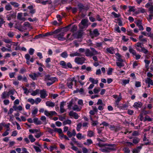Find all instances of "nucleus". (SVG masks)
Segmentation results:
<instances>
[{
	"mask_svg": "<svg viewBox=\"0 0 153 153\" xmlns=\"http://www.w3.org/2000/svg\"><path fill=\"white\" fill-rule=\"evenodd\" d=\"M86 60L85 58L83 57H76L74 59L75 62L78 64L82 65Z\"/></svg>",
	"mask_w": 153,
	"mask_h": 153,
	"instance_id": "f257e3e1",
	"label": "nucleus"
},
{
	"mask_svg": "<svg viewBox=\"0 0 153 153\" xmlns=\"http://www.w3.org/2000/svg\"><path fill=\"white\" fill-rule=\"evenodd\" d=\"M60 64L62 66L63 68H71L72 67V65L70 62H68L66 64L64 61H61L60 62Z\"/></svg>",
	"mask_w": 153,
	"mask_h": 153,
	"instance_id": "f03ea898",
	"label": "nucleus"
},
{
	"mask_svg": "<svg viewBox=\"0 0 153 153\" xmlns=\"http://www.w3.org/2000/svg\"><path fill=\"white\" fill-rule=\"evenodd\" d=\"M88 20L87 19H83L82 20L80 24H81L83 25V27H82V29H83L84 28H87L88 25Z\"/></svg>",
	"mask_w": 153,
	"mask_h": 153,
	"instance_id": "7ed1b4c3",
	"label": "nucleus"
},
{
	"mask_svg": "<svg viewBox=\"0 0 153 153\" xmlns=\"http://www.w3.org/2000/svg\"><path fill=\"white\" fill-rule=\"evenodd\" d=\"M67 86L69 88H72V86L73 85V82L74 81V78H70L67 79Z\"/></svg>",
	"mask_w": 153,
	"mask_h": 153,
	"instance_id": "20e7f679",
	"label": "nucleus"
},
{
	"mask_svg": "<svg viewBox=\"0 0 153 153\" xmlns=\"http://www.w3.org/2000/svg\"><path fill=\"white\" fill-rule=\"evenodd\" d=\"M143 43L142 42H138L137 44L135 45L134 46L136 50L139 52L141 50V49L143 48Z\"/></svg>",
	"mask_w": 153,
	"mask_h": 153,
	"instance_id": "39448f33",
	"label": "nucleus"
},
{
	"mask_svg": "<svg viewBox=\"0 0 153 153\" xmlns=\"http://www.w3.org/2000/svg\"><path fill=\"white\" fill-rule=\"evenodd\" d=\"M54 79H57L56 77H51L49 74L45 75L44 77V80L46 82H48L49 80H54Z\"/></svg>",
	"mask_w": 153,
	"mask_h": 153,
	"instance_id": "423d86ee",
	"label": "nucleus"
},
{
	"mask_svg": "<svg viewBox=\"0 0 153 153\" xmlns=\"http://www.w3.org/2000/svg\"><path fill=\"white\" fill-rule=\"evenodd\" d=\"M122 99V96L121 93H120L118 96L117 95H115V104H116L117 105V107L119 108V106L118 105V103Z\"/></svg>",
	"mask_w": 153,
	"mask_h": 153,
	"instance_id": "0eeeda50",
	"label": "nucleus"
},
{
	"mask_svg": "<svg viewBox=\"0 0 153 153\" xmlns=\"http://www.w3.org/2000/svg\"><path fill=\"white\" fill-rule=\"evenodd\" d=\"M143 105L142 103L140 102H134L133 107L136 109H138L139 108H140Z\"/></svg>",
	"mask_w": 153,
	"mask_h": 153,
	"instance_id": "6e6552de",
	"label": "nucleus"
},
{
	"mask_svg": "<svg viewBox=\"0 0 153 153\" xmlns=\"http://www.w3.org/2000/svg\"><path fill=\"white\" fill-rule=\"evenodd\" d=\"M65 102L64 101L60 103V111L62 113H64L65 111V110L64 108V107L65 105Z\"/></svg>",
	"mask_w": 153,
	"mask_h": 153,
	"instance_id": "1a4fd4ad",
	"label": "nucleus"
},
{
	"mask_svg": "<svg viewBox=\"0 0 153 153\" xmlns=\"http://www.w3.org/2000/svg\"><path fill=\"white\" fill-rule=\"evenodd\" d=\"M143 146V144H140V145L139 146H138L136 148L134 149L133 151V153H139L140 152V150L142 148V146Z\"/></svg>",
	"mask_w": 153,
	"mask_h": 153,
	"instance_id": "9d476101",
	"label": "nucleus"
},
{
	"mask_svg": "<svg viewBox=\"0 0 153 153\" xmlns=\"http://www.w3.org/2000/svg\"><path fill=\"white\" fill-rule=\"evenodd\" d=\"M69 115L70 116H73L75 119H77L78 118L79 116L76 113L74 112L73 111H71L69 113Z\"/></svg>",
	"mask_w": 153,
	"mask_h": 153,
	"instance_id": "9b49d317",
	"label": "nucleus"
},
{
	"mask_svg": "<svg viewBox=\"0 0 153 153\" xmlns=\"http://www.w3.org/2000/svg\"><path fill=\"white\" fill-rule=\"evenodd\" d=\"M40 97L43 99L45 98L47 96L46 94V91L45 90H41L40 92Z\"/></svg>",
	"mask_w": 153,
	"mask_h": 153,
	"instance_id": "f8f14e48",
	"label": "nucleus"
},
{
	"mask_svg": "<svg viewBox=\"0 0 153 153\" xmlns=\"http://www.w3.org/2000/svg\"><path fill=\"white\" fill-rule=\"evenodd\" d=\"M146 84H151V85L153 86V82L150 78H147L145 79V80Z\"/></svg>",
	"mask_w": 153,
	"mask_h": 153,
	"instance_id": "ddd939ff",
	"label": "nucleus"
},
{
	"mask_svg": "<svg viewBox=\"0 0 153 153\" xmlns=\"http://www.w3.org/2000/svg\"><path fill=\"white\" fill-rule=\"evenodd\" d=\"M85 54L87 56H93L92 51H91L89 49H86L85 51Z\"/></svg>",
	"mask_w": 153,
	"mask_h": 153,
	"instance_id": "4468645a",
	"label": "nucleus"
},
{
	"mask_svg": "<svg viewBox=\"0 0 153 153\" xmlns=\"http://www.w3.org/2000/svg\"><path fill=\"white\" fill-rule=\"evenodd\" d=\"M114 148H110L108 147L102 149V151L104 152H109L110 150H114Z\"/></svg>",
	"mask_w": 153,
	"mask_h": 153,
	"instance_id": "2eb2a0df",
	"label": "nucleus"
},
{
	"mask_svg": "<svg viewBox=\"0 0 153 153\" xmlns=\"http://www.w3.org/2000/svg\"><path fill=\"white\" fill-rule=\"evenodd\" d=\"M117 56V62H123V60L121 59L122 56L119 53H115Z\"/></svg>",
	"mask_w": 153,
	"mask_h": 153,
	"instance_id": "dca6fc26",
	"label": "nucleus"
},
{
	"mask_svg": "<svg viewBox=\"0 0 153 153\" xmlns=\"http://www.w3.org/2000/svg\"><path fill=\"white\" fill-rule=\"evenodd\" d=\"M9 94L6 91L3 92L1 95V98L5 99L9 97Z\"/></svg>",
	"mask_w": 153,
	"mask_h": 153,
	"instance_id": "f3484780",
	"label": "nucleus"
},
{
	"mask_svg": "<svg viewBox=\"0 0 153 153\" xmlns=\"http://www.w3.org/2000/svg\"><path fill=\"white\" fill-rule=\"evenodd\" d=\"M46 104L47 106L52 107H53L55 105V103L54 102L50 101H47L46 102Z\"/></svg>",
	"mask_w": 153,
	"mask_h": 153,
	"instance_id": "a211bd4d",
	"label": "nucleus"
},
{
	"mask_svg": "<svg viewBox=\"0 0 153 153\" xmlns=\"http://www.w3.org/2000/svg\"><path fill=\"white\" fill-rule=\"evenodd\" d=\"M106 50L108 53L111 54H113L114 52V49L112 47L107 48Z\"/></svg>",
	"mask_w": 153,
	"mask_h": 153,
	"instance_id": "6ab92c4d",
	"label": "nucleus"
},
{
	"mask_svg": "<svg viewBox=\"0 0 153 153\" xmlns=\"http://www.w3.org/2000/svg\"><path fill=\"white\" fill-rule=\"evenodd\" d=\"M76 34L78 38H81L83 34V31L82 30H79L77 31Z\"/></svg>",
	"mask_w": 153,
	"mask_h": 153,
	"instance_id": "aec40b11",
	"label": "nucleus"
},
{
	"mask_svg": "<svg viewBox=\"0 0 153 153\" xmlns=\"http://www.w3.org/2000/svg\"><path fill=\"white\" fill-rule=\"evenodd\" d=\"M115 21H117L116 22L118 23V25L120 26H122L123 25L122 18H119L116 19H115Z\"/></svg>",
	"mask_w": 153,
	"mask_h": 153,
	"instance_id": "412c9836",
	"label": "nucleus"
},
{
	"mask_svg": "<svg viewBox=\"0 0 153 153\" xmlns=\"http://www.w3.org/2000/svg\"><path fill=\"white\" fill-rule=\"evenodd\" d=\"M123 62H116V65L119 68H120L125 65Z\"/></svg>",
	"mask_w": 153,
	"mask_h": 153,
	"instance_id": "4be33fe9",
	"label": "nucleus"
},
{
	"mask_svg": "<svg viewBox=\"0 0 153 153\" xmlns=\"http://www.w3.org/2000/svg\"><path fill=\"white\" fill-rule=\"evenodd\" d=\"M71 26V25H70L67 26L63 28H61V31L64 32H66L68 31L69 29V27Z\"/></svg>",
	"mask_w": 153,
	"mask_h": 153,
	"instance_id": "5701e85b",
	"label": "nucleus"
},
{
	"mask_svg": "<svg viewBox=\"0 0 153 153\" xmlns=\"http://www.w3.org/2000/svg\"><path fill=\"white\" fill-rule=\"evenodd\" d=\"M33 122L36 125H40L42 124V122L40 120H39L37 118H35L33 119Z\"/></svg>",
	"mask_w": 153,
	"mask_h": 153,
	"instance_id": "b1692460",
	"label": "nucleus"
},
{
	"mask_svg": "<svg viewBox=\"0 0 153 153\" xmlns=\"http://www.w3.org/2000/svg\"><path fill=\"white\" fill-rule=\"evenodd\" d=\"M89 81L93 84H97L98 83V80L97 79L95 80L92 77H90Z\"/></svg>",
	"mask_w": 153,
	"mask_h": 153,
	"instance_id": "393cba45",
	"label": "nucleus"
},
{
	"mask_svg": "<svg viewBox=\"0 0 153 153\" xmlns=\"http://www.w3.org/2000/svg\"><path fill=\"white\" fill-rule=\"evenodd\" d=\"M129 51L130 53H131L132 54L134 55H136L137 53L133 49L131 46L129 47Z\"/></svg>",
	"mask_w": 153,
	"mask_h": 153,
	"instance_id": "a878e982",
	"label": "nucleus"
},
{
	"mask_svg": "<svg viewBox=\"0 0 153 153\" xmlns=\"http://www.w3.org/2000/svg\"><path fill=\"white\" fill-rule=\"evenodd\" d=\"M10 4L11 5L13 6L14 7H15V8L18 7L19 5V4L18 3H16L15 2H14V1H10Z\"/></svg>",
	"mask_w": 153,
	"mask_h": 153,
	"instance_id": "bb28decb",
	"label": "nucleus"
},
{
	"mask_svg": "<svg viewBox=\"0 0 153 153\" xmlns=\"http://www.w3.org/2000/svg\"><path fill=\"white\" fill-rule=\"evenodd\" d=\"M70 56L71 57H74L76 56H81V54L80 53L76 52L74 53H71L70 54Z\"/></svg>",
	"mask_w": 153,
	"mask_h": 153,
	"instance_id": "cd10ccee",
	"label": "nucleus"
},
{
	"mask_svg": "<svg viewBox=\"0 0 153 153\" xmlns=\"http://www.w3.org/2000/svg\"><path fill=\"white\" fill-rule=\"evenodd\" d=\"M5 9L6 10L9 11L11 10L12 8L11 5L9 4H8L5 5Z\"/></svg>",
	"mask_w": 153,
	"mask_h": 153,
	"instance_id": "c85d7f7f",
	"label": "nucleus"
},
{
	"mask_svg": "<svg viewBox=\"0 0 153 153\" xmlns=\"http://www.w3.org/2000/svg\"><path fill=\"white\" fill-rule=\"evenodd\" d=\"M94 133L92 131H89L87 132V136L89 137H91L93 136H94Z\"/></svg>",
	"mask_w": 153,
	"mask_h": 153,
	"instance_id": "c756f323",
	"label": "nucleus"
},
{
	"mask_svg": "<svg viewBox=\"0 0 153 153\" xmlns=\"http://www.w3.org/2000/svg\"><path fill=\"white\" fill-rule=\"evenodd\" d=\"M77 6L80 9V11L84 9V5L81 3H79L77 4Z\"/></svg>",
	"mask_w": 153,
	"mask_h": 153,
	"instance_id": "7c9ffc66",
	"label": "nucleus"
},
{
	"mask_svg": "<svg viewBox=\"0 0 153 153\" xmlns=\"http://www.w3.org/2000/svg\"><path fill=\"white\" fill-rule=\"evenodd\" d=\"M90 49L92 51V52L93 54V56L98 54V52L96 50L95 48L91 47L90 48Z\"/></svg>",
	"mask_w": 153,
	"mask_h": 153,
	"instance_id": "2f4dec72",
	"label": "nucleus"
},
{
	"mask_svg": "<svg viewBox=\"0 0 153 153\" xmlns=\"http://www.w3.org/2000/svg\"><path fill=\"white\" fill-rule=\"evenodd\" d=\"M145 12V10L144 8L142 7L138 8V10L137 12V13H143Z\"/></svg>",
	"mask_w": 153,
	"mask_h": 153,
	"instance_id": "473e14b6",
	"label": "nucleus"
},
{
	"mask_svg": "<svg viewBox=\"0 0 153 153\" xmlns=\"http://www.w3.org/2000/svg\"><path fill=\"white\" fill-rule=\"evenodd\" d=\"M68 56V54L66 51L63 52L61 54V56L63 58H66Z\"/></svg>",
	"mask_w": 153,
	"mask_h": 153,
	"instance_id": "72a5a7b5",
	"label": "nucleus"
},
{
	"mask_svg": "<svg viewBox=\"0 0 153 153\" xmlns=\"http://www.w3.org/2000/svg\"><path fill=\"white\" fill-rule=\"evenodd\" d=\"M93 33L95 36H97L99 35L100 33L98 32L97 29H94L93 31Z\"/></svg>",
	"mask_w": 153,
	"mask_h": 153,
	"instance_id": "f704fd0d",
	"label": "nucleus"
},
{
	"mask_svg": "<svg viewBox=\"0 0 153 153\" xmlns=\"http://www.w3.org/2000/svg\"><path fill=\"white\" fill-rule=\"evenodd\" d=\"M77 26L75 25H74L72 26L71 31V32H74L75 31H76L77 30Z\"/></svg>",
	"mask_w": 153,
	"mask_h": 153,
	"instance_id": "c9c22d12",
	"label": "nucleus"
},
{
	"mask_svg": "<svg viewBox=\"0 0 153 153\" xmlns=\"http://www.w3.org/2000/svg\"><path fill=\"white\" fill-rule=\"evenodd\" d=\"M140 140V139L137 137H135L133 139L132 142L134 143L137 144L139 143Z\"/></svg>",
	"mask_w": 153,
	"mask_h": 153,
	"instance_id": "e433bc0d",
	"label": "nucleus"
},
{
	"mask_svg": "<svg viewBox=\"0 0 153 153\" xmlns=\"http://www.w3.org/2000/svg\"><path fill=\"white\" fill-rule=\"evenodd\" d=\"M54 131L55 132H58L59 134H61L62 133V129L61 128H54Z\"/></svg>",
	"mask_w": 153,
	"mask_h": 153,
	"instance_id": "4c0bfd02",
	"label": "nucleus"
},
{
	"mask_svg": "<svg viewBox=\"0 0 153 153\" xmlns=\"http://www.w3.org/2000/svg\"><path fill=\"white\" fill-rule=\"evenodd\" d=\"M71 122L70 120H66L65 121L63 122V125H65L67 124H71Z\"/></svg>",
	"mask_w": 153,
	"mask_h": 153,
	"instance_id": "58836bf2",
	"label": "nucleus"
},
{
	"mask_svg": "<svg viewBox=\"0 0 153 153\" xmlns=\"http://www.w3.org/2000/svg\"><path fill=\"white\" fill-rule=\"evenodd\" d=\"M29 138L31 142H33L35 141L36 139L33 137V135L31 134L29 135Z\"/></svg>",
	"mask_w": 153,
	"mask_h": 153,
	"instance_id": "ea45409f",
	"label": "nucleus"
},
{
	"mask_svg": "<svg viewBox=\"0 0 153 153\" xmlns=\"http://www.w3.org/2000/svg\"><path fill=\"white\" fill-rule=\"evenodd\" d=\"M39 92V90L38 89H36L35 91L32 92L31 94V95L33 96H35Z\"/></svg>",
	"mask_w": 153,
	"mask_h": 153,
	"instance_id": "a19ab883",
	"label": "nucleus"
},
{
	"mask_svg": "<svg viewBox=\"0 0 153 153\" xmlns=\"http://www.w3.org/2000/svg\"><path fill=\"white\" fill-rule=\"evenodd\" d=\"M152 118H150L148 115H146L144 120V121H151L152 120Z\"/></svg>",
	"mask_w": 153,
	"mask_h": 153,
	"instance_id": "79ce46f5",
	"label": "nucleus"
},
{
	"mask_svg": "<svg viewBox=\"0 0 153 153\" xmlns=\"http://www.w3.org/2000/svg\"><path fill=\"white\" fill-rule=\"evenodd\" d=\"M124 153H130V150L128 147H125L123 149Z\"/></svg>",
	"mask_w": 153,
	"mask_h": 153,
	"instance_id": "37998d69",
	"label": "nucleus"
},
{
	"mask_svg": "<svg viewBox=\"0 0 153 153\" xmlns=\"http://www.w3.org/2000/svg\"><path fill=\"white\" fill-rule=\"evenodd\" d=\"M140 52H143L145 54H147L148 52V51L145 48L143 47Z\"/></svg>",
	"mask_w": 153,
	"mask_h": 153,
	"instance_id": "c03bdc74",
	"label": "nucleus"
},
{
	"mask_svg": "<svg viewBox=\"0 0 153 153\" xmlns=\"http://www.w3.org/2000/svg\"><path fill=\"white\" fill-rule=\"evenodd\" d=\"M150 113L149 111H145V110H143L141 113L143 115H145L148 114H149Z\"/></svg>",
	"mask_w": 153,
	"mask_h": 153,
	"instance_id": "a18cd8bd",
	"label": "nucleus"
},
{
	"mask_svg": "<svg viewBox=\"0 0 153 153\" xmlns=\"http://www.w3.org/2000/svg\"><path fill=\"white\" fill-rule=\"evenodd\" d=\"M128 7L129 8V10L128 11H129L133 12H135V10L134 9L135 7L134 6H129Z\"/></svg>",
	"mask_w": 153,
	"mask_h": 153,
	"instance_id": "49530a36",
	"label": "nucleus"
},
{
	"mask_svg": "<svg viewBox=\"0 0 153 153\" xmlns=\"http://www.w3.org/2000/svg\"><path fill=\"white\" fill-rule=\"evenodd\" d=\"M35 74H36V73H34L33 75L32 74H30L29 76L33 80H35L36 79V76H35Z\"/></svg>",
	"mask_w": 153,
	"mask_h": 153,
	"instance_id": "de8ad7c7",
	"label": "nucleus"
},
{
	"mask_svg": "<svg viewBox=\"0 0 153 153\" xmlns=\"http://www.w3.org/2000/svg\"><path fill=\"white\" fill-rule=\"evenodd\" d=\"M33 148L36 152H41V150L40 149L39 147L35 146H34Z\"/></svg>",
	"mask_w": 153,
	"mask_h": 153,
	"instance_id": "09e8293b",
	"label": "nucleus"
},
{
	"mask_svg": "<svg viewBox=\"0 0 153 153\" xmlns=\"http://www.w3.org/2000/svg\"><path fill=\"white\" fill-rule=\"evenodd\" d=\"M76 136L77 138L79 140H81L82 138H83L84 137L83 136L82 137V134L80 133L77 134H76Z\"/></svg>",
	"mask_w": 153,
	"mask_h": 153,
	"instance_id": "8fccbe9b",
	"label": "nucleus"
},
{
	"mask_svg": "<svg viewBox=\"0 0 153 153\" xmlns=\"http://www.w3.org/2000/svg\"><path fill=\"white\" fill-rule=\"evenodd\" d=\"M57 79H54V80L50 81V82L47 83V85L48 86H49L53 84Z\"/></svg>",
	"mask_w": 153,
	"mask_h": 153,
	"instance_id": "3c124183",
	"label": "nucleus"
},
{
	"mask_svg": "<svg viewBox=\"0 0 153 153\" xmlns=\"http://www.w3.org/2000/svg\"><path fill=\"white\" fill-rule=\"evenodd\" d=\"M7 36L10 37V38H13L14 36V33L13 32L10 31L8 33H7Z\"/></svg>",
	"mask_w": 153,
	"mask_h": 153,
	"instance_id": "603ef678",
	"label": "nucleus"
},
{
	"mask_svg": "<svg viewBox=\"0 0 153 153\" xmlns=\"http://www.w3.org/2000/svg\"><path fill=\"white\" fill-rule=\"evenodd\" d=\"M3 41L7 43H13V42L11 41V40L9 39H4Z\"/></svg>",
	"mask_w": 153,
	"mask_h": 153,
	"instance_id": "864d4df0",
	"label": "nucleus"
},
{
	"mask_svg": "<svg viewBox=\"0 0 153 153\" xmlns=\"http://www.w3.org/2000/svg\"><path fill=\"white\" fill-rule=\"evenodd\" d=\"M135 23L136 24L137 27L142 25V21L140 20H137V21L135 22Z\"/></svg>",
	"mask_w": 153,
	"mask_h": 153,
	"instance_id": "5fc2aeb1",
	"label": "nucleus"
},
{
	"mask_svg": "<svg viewBox=\"0 0 153 153\" xmlns=\"http://www.w3.org/2000/svg\"><path fill=\"white\" fill-rule=\"evenodd\" d=\"M153 19V15H152V14H149V17L147 18V20L149 22L152 21Z\"/></svg>",
	"mask_w": 153,
	"mask_h": 153,
	"instance_id": "6e6d98bb",
	"label": "nucleus"
},
{
	"mask_svg": "<svg viewBox=\"0 0 153 153\" xmlns=\"http://www.w3.org/2000/svg\"><path fill=\"white\" fill-rule=\"evenodd\" d=\"M73 109L74 110H76L77 111H79L80 110V109L79 108L78 105H74Z\"/></svg>",
	"mask_w": 153,
	"mask_h": 153,
	"instance_id": "4d7b16f0",
	"label": "nucleus"
},
{
	"mask_svg": "<svg viewBox=\"0 0 153 153\" xmlns=\"http://www.w3.org/2000/svg\"><path fill=\"white\" fill-rule=\"evenodd\" d=\"M38 111V109L37 108H35V109L32 112V114L34 116L36 114H37Z\"/></svg>",
	"mask_w": 153,
	"mask_h": 153,
	"instance_id": "13d9d810",
	"label": "nucleus"
},
{
	"mask_svg": "<svg viewBox=\"0 0 153 153\" xmlns=\"http://www.w3.org/2000/svg\"><path fill=\"white\" fill-rule=\"evenodd\" d=\"M27 101L30 103L32 104H33L35 102V101L32 98H29L28 99Z\"/></svg>",
	"mask_w": 153,
	"mask_h": 153,
	"instance_id": "bf43d9fd",
	"label": "nucleus"
},
{
	"mask_svg": "<svg viewBox=\"0 0 153 153\" xmlns=\"http://www.w3.org/2000/svg\"><path fill=\"white\" fill-rule=\"evenodd\" d=\"M113 69L111 68H108V71H107V74L108 75H110L111 74V73L112 72Z\"/></svg>",
	"mask_w": 153,
	"mask_h": 153,
	"instance_id": "052dcab7",
	"label": "nucleus"
},
{
	"mask_svg": "<svg viewBox=\"0 0 153 153\" xmlns=\"http://www.w3.org/2000/svg\"><path fill=\"white\" fill-rule=\"evenodd\" d=\"M82 126V124L81 123H79L77 125L76 130L78 131H80V129L81 128Z\"/></svg>",
	"mask_w": 153,
	"mask_h": 153,
	"instance_id": "680f3d73",
	"label": "nucleus"
},
{
	"mask_svg": "<svg viewBox=\"0 0 153 153\" xmlns=\"http://www.w3.org/2000/svg\"><path fill=\"white\" fill-rule=\"evenodd\" d=\"M129 79H123V84L124 85H125L127 84H128L129 83Z\"/></svg>",
	"mask_w": 153,
	"mask_h": 153,
	"instance_id": "e2e57ef3",
	"label": "nucleus"
},
{
	"mask_svg": "<svg viewBox=\"0 0 153 153\" xmlns=\"http://www.w3.org/2000/svg\"><path fill=\"white\" fill-rule=\"evenodd\" d=\"M153 5L152 4V3L148 2L146 4L145 7L147 8H149L150 7H151Z\"/></svg>",
	"mask_w": 153,
	"mask_h": 153,
	"instance_id": "0e129e2a",
	"label": "nucleus"
},
{
	"mask_svg": "<svg viewBox=\"0 0 153 153\" xmlns=\"http://www.w3.org/2000/svg\"><path fill=\"white\" fill-rule=\"evenodd\" d=\"M34 49L32 48H30L29 51V54L31 55H33L34 53Z\"/></svg>",
	"mask_w": 153,
	"mask_h": 153,
	"instance_id": "69168bd1",
	"label": "nucleus"
},
{
	"mask_svg": "<svg viewBox=\"0 0 153 153\" xmlns=\"http://www.w3.org/2000/svg\"><path fill=\"white\" fill-rule=\"evenodd\" d=\"M41 101V99L39 98H37L35 101V102L36 103V104H37L39 103Z\"/></svg>",
	"mask_w": 153,
	"mask_h": 153,
	"instance_id": "338daca9",
	"label": "nucleus"
},
{
	"mask_svg": "<svg viewBox=\"0 0 153 153\" xmlns=\"http://www.w3.org/2000/svg\"><path fill=\"white\" fill-rule=\"evenodd\" d=\"M149 10L150 11V13L152 14L153 13V5L149 7Z\"/></svg>",
	"mask_w": 153,
	"mask_h": 153,
	"instance_id": "774afa93",
	"label": "nucleus"
}]
</instances>
